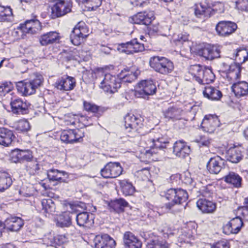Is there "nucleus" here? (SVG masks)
<instances>
[{"label": "nucleus", "instance_id": "obj_1", "mask_svg": "<svg viewBox=\"0 0 248 248\" xmlns=\"http://www.w3.org/2000/svg\"><path fill=\"white\" fill-rule=\"evenodd\" d=\"M235 59L237 63H232L229 65L227 78L231 82H234L241 77L240 63H243L248 60V49L246 48L237 49L231 58Z\"/></svg>", "mask_w": 248, "mask_h": 248}, {"label": "nucleus", "instance_id": "obj_2", "mask_svg": "<svg viewBox=\"0 0 248 248\" xmlns=\"http://www.w3.org/2000/svg\"><path fill=\"white\" fill-rule=\"evenodd\" d=\"M96 80L100 82V87L105 92L114 93L121 87L119 78L109 73H105L103 70L98 71L95 73Z\"/></svg>", "mask_w": 248, "mask_h": 248}, {"label": "nucleus", "instance_id": "obj_3", "mask_svg": "<svg viewBox=\"0 0 248 248\" xmlns=\"http://www.w3.org/2000/svg\"><path fill=\"white\" fill-rule=\"evenodd\" d=\"M43 80L42 75L34 74L29 79L17 82L16 88L23 95H30L36 92V89L42 84Z\"/></svg>", "mask_w": 248, "mask_h": 248}, {"label": "nucleus", "instance_id": "obj_4", "mask_svg": "<svg viewBox=\"0 0 248 248\" xmlns=\"http://www.w3.org/2000/svg\"><path fill=\"white\" fill-rule=\"evenodd\" d=\"M162 194L161 196L169 201L165 204L166 208L169 210H171L175 205L186 202L188 197L186 191L181 188H170Z\"/></svg>", "mask_w": 248, "mask_h": 248}, {"label": "nucleus", "instance_id": "obj_5", "mask_svg": "<svg viewBox=\"0 0 248 248\" xmlns=\"http://www.w3.org/2000/svg\"><path fill=\"white\" fill-rule=\"evenodd\" d=\"M189 73L201 84H209L215 78V76L210 68L199 64L190 66Z\"/></svg>", "mask_w": 248, "mask_h": 248}, {"label": "nucleus", "instance_id": "obj_6", "mask_svg": "<svg viewBox=\"0 0 248 248\" xmlns=\"http://www.w3.org/2000/svg\"><path fill=\"white\" fill-rule=\"evenodd\" d=\"M147 138H149L147 145L150 149L146 150L144 155L148 158H150L153 154L156 153V151L157 149L165 148L166 144L169 143L168 140L162 137L159 133L155 134L153 132H150L144 139L145 140Z\"/></svg>", "mask_w": 248, "mask_h": 248}, {"label": "nucleus", "instance_id": "obj_7", "mask_svg": "<svg viewBox=\"0 0 248 248\" xmlns=\"http://www.w3.org/2000/svg\"><path fill=\"white\" fill-rule=\"evenodd\" d=\"M149 64L156 72L167 75L174 69L173 62L168 59L159 56H154L150 59Z\"/></svg>", "mask_w": 248, "mask_h": 248}, {"label": "nucleus", "instance_id": "obj_8", "mask_svg": "<svg viewBox=\"0 0 248 248\" xmlns=\"http://www.w3.org/2000/svg\"><path fill=\"white\" fill-rule=\"evenodd\" d=\"M156 87L152 80H145L140 82L135 92V95L137 97L146 98L149 95L155 93Z\"/></svg>", "mask_w": 248, "mask_h": 248}, {"label": "nucleus", "instance_id": "obj_9", "mask_svg": "<svg viewBox=\"0 0 248 248\" xmlns=\"http://www.w3.org/2000/svg\"><path fill=\"white\" fill-rule=\"evenodd\" d=\"M122 171L120 163L110 162L101 170V174L105 178H114L121 175Z\"/></svg>", "mask_w": 248, "mask_h": 248}, {"label": "nucleus", "instance_id": "obj_10", "mask_svg": "<svg viewBox=\"0 0 248 248\" xmlns=\"http://www.w3.org/2000/svg\"><path fill=\"white\" fill-rule=\"evenodd\" d=\"M117 49L120 52L130 54L144 50V46L143 44L139 43L137 39H134L129 42L119 45Z\"/></svg>", "mask_w": 248, "mask_h": 248}, {"label": "nucleus", "instance_id": "obj_11", "mask_svg": "<svg viewBox=\"0 0 248 248\" xmlns=\"http://www.w3.org/2000/svg\"><path fill=\"white\" fill-rule=\"evenodd\" d=\"M71 7L70 3L59 0L51 8V18L55 19L65 15L71 11Z\"/></svg>", "mask_w": 248, "mask_h": 248}, {"label": "nucleus", "instance_id": "obj_12", "mask_svg": "<svg viewBox=\"0 0 248 248\" xmlns=\"http://www.w3.org/2000/svg\"><path fill=\"white\" fill-rule=\"evenodd\" d=\"M124 120L125 128L128 132L138 131L143 125V119L133 114H128Z\"/></svg>", "mask_w": 248, "mask_h": 248}, {"label": "nucleus", "instance_id": "obj_13", "mask_svg": "<svg viewBox=\"0 0 248 248\" xmlns=\"http://www.w3.org/2000/svg\"><path fill=\"white\" fill-rule=\"evenodd\" d=\"M219 125L217 117L212 115H206L201 124L203 130L209 133H214Z\"/></svg>", "mask_w": 248, "mask_h": 248}, {"label": "nucleus", "instance_id": "obj_14", "mask_svg": "<svg viewBox=\"0 0 248 248\" xmlns=\"http://www.w3.org/2000/svg\"><path fill=\"white\" fill-rule=\"evenodd\" d=\"M237 28V25L234 22L221 21L217 24L216 30L219 35L226 36L234 32Z\"/></svg>", "mask_w": 248, "mask_h": 248}, {"label": "nucleus", "instance_id": "obj_15", "mask_svg": "<svg viewBox=\"0 0 248 248\" xmlns=\"http://www.w3.org/2000/svg\"><path fill=\"white\" fill-rule=\"evenodd\" d=\"M4 229L10 232H17L23 226L24 221L20 217L10 216L2 222Z\"/></svg>", "mask_w": 248, "mask_h": 248}, {"label": "nucleus", "instance_id": "obj_16", "mask_svg": "<svg viewBox=\"0 0 248 248\" xmlns=\"http://www.w3.org/2000/svg\"><path fill=\"white\" fill-rule=\"evenodd\" d=\"M155 18L153 12H149L148 13L146 12H139L132 16L130 22L134 24L149 25Z\"/></svg>", "mask_w": 248, "mask_h": 248}, {"label": "nucleus", "instance_id": "obj_17", "mask_svg": "<svg viewBox=\"0 0 248 248\" xmlns=\"http://www.w3.org/2000/svg\"><path fill=\"white\" fill-rule=\"evenodd\" d=\"M95 248H114L115 240L108 234L97 235L94 239Z\"/></svg>", "mask_w": 248, "mask_h": 248}, {"label": "nucleus", "instance_id": "obj_18", "mask_svg": "<svg viewBox=\"0 0 248 248\" xmlns=\"http://www.w3.org/2000/svg\"><path fill=\"white\" fill-rule=\"evenodd\" d=\"M75 86V79L69 76L59 78L55 83V87L61 91H70L73 90Z\"/></svg>", "mask_w": 248, "mask_h": 248}, {"label": "nucleus", "instance_id": "obj_19", "mask_svg": "<svg viewBox=\"0 0 248 248\" xmlns=\"http://www.w3.org/2000/svg\"><path fill=\"white\" fill-rule=\"evenodd\" d=\"M32 158L30 151L20 150L18 149L13 150L11 153V160L14 163L29 162Z\"/></svg>", "mask_w": 248, "mask_h": 248}, {"label": "nucleus", "instance_id": "obj_20", "mask_svg": "<svg viewBox=\"0 0 248 248\" xmlns=\"http://www.w3.org/2000/svg\"><path fill=\"white\" fill-rule=\"evenodd\" d=\"M220 50L218 47L211 46H206L200 49L198 51L199 55L209 60H212L220 57Z\"/></svg>", "mask_w": 248, "mask_h": 248}, {"label": "nucleus", "instance_id": "obj_21", "mask_svg": "<svg viewBox=\"0 0 248 248\" xmlns=\"http://www.w3.org/2000/svg\"><path fill=\"white\" fill-rule=\"evenodd\" d=\"M140 74V70L135 67L124 68L119 74L120 82L131 83L137 78Z\"/></svg>", "mask_w": 248, "mask_h": 248}, {"label": "nucleus", "instance_id": "obj_22", "mask_svg": "<svg viewBox=\"0 0 248 248\" xmlns=\"http://www.w3.org/2000/svg\"><path fill=\"white\" fill-rule=\"evenodd\" d=\"M164 118L168 120L174 121L182 119L183 111L176 106H170L162 111Z\"/></svg>", "mask_w": 248, "mask_h": 248}, {"label": "nucleus", "instance_id": "obj_23", "mask_svg": "<svg viewBox=\"0 0 248 248\" xmlns=\"http://www.w3.org/2000/svg\"><path fill=\"white\" fill-rule=\"evenodd\" d=\"M12 111L16 114H25L28 112L27 103L19 98H12L10 103Z\"/></svg>", "mask_w": 248, "mask_h": 248}, {"label": "nucleus", "instance_id": "obj_24", "mask_svg": "<svg viewBox=\"0 0 248 248\" xmlns=\"http://www.w3.org/2000/svg\"><path fill=\"white\" fill-rule=\"evenodd\" d=\"M76 220L79 226L90 228L94 224V216L90 213L82 212L77 215Z\"/></svg>", "mask_w": 248, "mask_h": 248}, {"label": "nucleus", "instance_id": "obj_25", "mask_svg": "<svg viewBox=\"0 0 248 248\" xmlns=\"http://www.w3.org/2000/svg\"><path fill=\"white\" fill-rule=\"evenodd\" d=\"M40 24L38 20L31 19L26 21L23 24H20L18 29L24 33L34 34L41 29Z\"/></svg>", "mask_w": 248, "mask_h": 248}, {"label": "nucleus", "instance_id": "obj_26", "mask_svg": "<svg viewBox=\"0 0 248 248\" xmlns=\"http://www.w3.org/2000/svg\"><path fill=\"white\" fill-rule=\"evenodd\" d=\"M243 225L242 219L237 217L233 218L224 227V231L226 233H237Z\"/></svg>", "mask_w": 248, "mask_h": 248}, {"label": "nucleus", "instance_id": "obj_27", "mask_svg": "<svg viewBox=\"0 0 248 248\" xmlns=\"http://www.w3.org/2000/svg\"><path fill=\"white\" fill-rule=\"evenodd\" d=\"M224 164L223 160L219 156H216L210 159L207 164V169L211 173L218 174Z\"/></svg>", "mask_w": 248, "mask_h": 248}, {"label": "nucleus", "instance_id": "obj_28", "mask_svg": "<svg viewBox=\"0 0 248 248\" xmlns=\"http://www.w3.org/2000/svg\"><path fill=\"white\" fill-rule=\"evenodd\" d=\"M190 152V147L182 140L176 141L174 144L173 153L177 156L185 158Z\"/></svg>", "mask_w": 248, "mask_h": 248}, {"label": "nucleus", "instance_id": "obj_29", "mask_svg": "<svg viewBox=\"0 0 248 248\" xmlns=\"http://www.w3.org/2000/svg\"><path fill=\"white\" fill-rule=\"evenodd\" d=\"M15 135L12 130L5 127H0V144L5 147L10 146L14 139Z\"/></svg>", "mask_w": 248, "mask_h": 248}, {"label": "nucleus", "instance_id": "obj_30", "mask_svg": "<svg viewBox=\"0 0 248 248\" xmlns=\"http://www.w3.org/2000/svg\"><path fill=\"white\" fill-rule=\"evenodd\" d=\"M123 239L124 245L128 248H141V242L132 232H126Z\"/></svg>", "mask_w": 248, "mask_h": 248}, {"label": "nucleus", "instance_id": "obj_31", "mask_svg": "<svg viewBox=\"0 0 248 248\" xmlns=\"http://www.w3.org/2000/svg\"><path fill=\"white\" fill-rule=\"evenodd\" d=\"M197 206L203 213H213L216 209V204L205 199H200L197 202Z\"/></svg>", "mask_w": 248, "mask_h": 248}, {"label": "nucleus", "instance_id": "obj_32", "mask_svg": "<svg viewBox=\"0 0 248 248\" xmlns=\"http://www.w3.org/2000/svg\"><path fill=\"white\" fill-rule=\"evenodd\" d=\"M232 89L237 97L246 96L248 94V83L244 81L234 82Z\"/></svg>", "mask_w": 248, "mask_h": 248}, {"label": "nucleus", "instance_id": "obj_33", "mask_svg": "<svg viewBox=\"0 0 248 248\" xmlns=\"http://www.w3.org/2000/svg\"><path fill=\"white\" fill-rule=\"evenodd\" d=\"M59 33L56 31H50L42 35L39 41L42 46H47L53 44L59 40Z\"/></svg>", "mask_w": 248, "mask_h": 248}, {"label": "nucleus", "instance_id": "obj_34", "mask_svg": "<svg viewBox=\"0 0 248 248\" xmlns=\"http://www.w3.org/2000/svg\"><path fill=\"white\" fill-rule=\"evenodd\" d=\"M128 205V203L125 200L120 198L111 201L108 205L110 211L121 213L124 211V208Z\"/></svg>", "mask_w": 248, "mask_h": 248}, {"label": "nucleus", "instance_id": "obj_35", "mask_svg": "<svg viewBox=\"0 0 248 248\" xmlns=\"http://www.w3.org/2000/svg\"><path fill=\"white\" fill-rule=\"evenodd\" d=\"M227 160L232 163H238L242 158V151L239 147H233L229 149L226 155Z\"/></svg>", "mask_w": 248, "mask_h": 248}, {"label": "nucleus", "instance_id": "obj_36", "mask_svg": "<svg viewBox=\"0 0 248 248\" xmlns=\"http://www.w3.org/2000/svg\"><path fill=\"white\" fill-rule=\"evenodd\" d=\"M203 94L204 97L212 100H218L222 96V93L219 90L211 86L205 87Z\"/></svg>", "mask_w": 248, "mask_h": 248}, {"label": "nucleus", "instance_id": "obj_37", "mask_svg": "<svg viewBox=\"0 0 248 248\" xmlns=\"http://www.w3.org/2000/svg\"><path fill=\"white\" fill-rule=\"evenodd\" d=\"M195 16L199 18L202 16L204 17H209L214 13V11L210 7H207L202 4L196 5L194 8Z\"/></svg>", "mask_w": 248, "mask_h": 248}, {"label": "nucleus", "instance_id": "obj_38", "mask_svg": "<svg viewBox=\"0 0 248 248\" xmlns=\"http://www.w3.org/2000/svg\"><path fill=\"white\" fill-rule=\"evenodd\" d=\"M72 213L65 212L60 215L56 218V225L61 228L68 227L72 224Z\"/></svg>", "mask_w": 248, "mask_h": 248}, {"label": "nucleus", "instance_id": "obj_39", "mask_svg": "<svg viewBox=\"0 0 248 248\" xmlns=\"http://www.w3.org/2000/svg\"><path fill=\"white\" fill-rule=\"evenodd\" d=\"M13 19L12 8L10 6L0 5V22H12Z\"/></svg>", "mask_w": 248, "mask_h": 248}, {"label": "nucleus", "instance_id": "obj_40", "mask_svg": "<svg viewBox=\"0 0 248 248\" xmlns=\"http://www.w3.org/2000/svg\"><path fill=\"white\" fill-rule=\"evenodd\" d=\"M224 181L235 187H239L241 185L242 178L237 173L233 172H230L229 174L224 177Z\"/></svg>", "mask_w": 248, "mask_h": 248}, {"label": "nucleus", "instance_id": "obj_41", "mask_svg": "<svg viewBox=\"0 0 248 248\" xmlns=\"http://www.w3.org/2000/svg\"><path fill=\"white\" fill-rule=\"evenodd\" d=\"M12 184L10 175L5 172L0 171V192L9 188Z\"/></svg>", "mask_w": 248, "mask_h": 248}, {"label": "nucleus", "instance_id": "obj_42", "mask_svg": "<svg viewBox=\"0 0 248 248\" xmlns=\"http://www.w3.org/2000/svg\"><path fill=\"white\" fill-rule=\"evenodd\" d=\"M47 177L51 181H63L62 176L67 175L65 172L58 170L51 169L47 171Z\"/></svg>", "mask_w": 248, "mask_h": 248}, {"label": "nucleus", "instance_id": "obj_43", "mask_svg": "<svg viewBox=\"0 0 248 248\" xmlns=\"http://www.w3.org/2000/svg\"><path fill=\"white\" fill-rule=\"evenodd\" d=\"M120 185L121 190L124 195H132L134 193L135 188L131 183L124 180L120 182Z\"/></svg>", "mask_w": 248, "mask_h": 248}, {"label": "nucleus", "instance_id": "obj_44", "mask_svg": "<svg viewBox=\"0 0 248 248\" xmlns=\"http://www.w3.org/2000/svg\"><path fill=\"white\" fill-rule=\"evenodd\" d=\"M42 210L44 213L48 214L55 211V205L53 200L50 198L43 199L41 201Z\"/></svg>", "mask_w": 248, "mask_h": 248}, {"label": "nucleus", "instance_id": "obj_45", "mask_svg": "<svg viewBox=\"0 0 248 248\" xmlns=\"http://www.w3.org/2000/svg\"><path fill=\"white\" fill-rule=\"evenodd\" d=\"M60 239H62V243H64L65 241V238L64 236L60 235L55 237L53 234L49 233L44 236L42 239V242L44 245L47 246H52L55 243L57 239L60 240Z\"/></svg>", "mask_w": 248, "mask_h": 248}, {"label": "nucleus", "instance_id": "obj_46", "mask_svg": "<svg viewBox=\"0 0 248 248\" xmlns=\"http://www.w3.org/2000/svg\"><path fill=\"white\" fill-rule=\"evenodd\" d=\"M180 233L178 237L177 245L180 247H183L185 244L190 243L192 235L185 231H182Z\"/></svg>", "mask_w": 248, "mask_h": 248}, {"label": "nucleus", "instance_id": "obj_47", "mask_svg": "<svg viewBox=\"0 0 248 248\" xmlns=\"http://www.w3.org/2000/svg\"><path fill=\"white\" fill-rule=\"evenodd\" d=\"M74 32L77 35L82 36L83 38L87 37L88 34L87 33V29L85 24L83 22H79L75 27L73 29Z\"/></svg>", "mask_w": 248, "mask_h": 248}, {"label": "nucleus", "instance_id": "obj_48", "mask_svg": "<svg viewBox=\"0 0 248 248\" xmlns=\"http://www.w3.org/2000/svg\"><path fill=\"white\" fill-rule=\"evenodd\" d=\"M13 88V84L10 82H5L0 84V96L5 95L11 92Z\"/></svg>", "mask_w": 248, "mask_h": 248}, {"label": "nucleus", "instance_id": "obj_49", "mask_svg": "<svg viewBox=\"0 0 248 248\" xmlns=\"http://www.w3.org/2000/svg\"><path fill=\"white\" fill-rule=\"evenodd\" d=\"M16 129L22 132H27L30 130V125L26 120H21L17 122Z\"/></svg>", "mask_w": 248, "mask_h": 248}, {"label": "nucleus", "instance_id": "obj_50", "mask_svg": "<svg viewBox=\"0 0 248 248\" xmlns=\"http://www.w3.org/2000/svg\"><path fill=\"white\" fill-rule=\"evenodd\" d=\"M188 35L186 33H181L177 35L176 36H174L173 37V41L176 45L181 46L183 43L188 41Z\"/></svg>", "mask_w": 248, "mask_h": 248}, {"label": "nucleus", "instance_id": "obj_51", "mask_svg": "<svg viewBox=\"0 0 248 248\" xmlns=\"http://www.w3.org/2000/svg\"><path fill=\"white\" fill-rule=\"evenodd\" d=\"M151 235H153V233L149 232H143L141 234L145 240L147 241L146 248H155V239H149L148 238Z\"/></svg>", "mask_w": 248, "mask_h": 248}, {"label": "nucleus", "instance_id": "obj_52", "mask_svg": "<svg viewBox=\"0 0 248 248\" xmlns=\"http://www.w3.org/2000/svg\"><path fill=\"white\" fill-rule=\"evenodd\" d=\"M159 231L164 235V237H169L174 234V230L168 224H164L159 229Z\"/></svg>", "mask_w": 248, "mask_h": 248}, {"label": "nucleus", "instance_id": "obj_53", "mask_svg": "<svg viewBox=\"0 0 248 248\" xmlns=\"http://www.w3.org/2000/svg\"><path fill=\"white\" fill-rule=\"evenodd\" d=\"M83 106L85 110L92 113H96L99 109L98 106L94 104L87 101L84 102Z\"/></svg>", "mask_w": 248, "mask_h": 248}, {"label": "nucleus", "instance_id": "obj_54", "mask_svg": "<svg viewBox=\"0 0 248 248\" xmlns=\"http://www.w3.org/2000/svg\"><path fill=\"white\" fill-rule=\"evenodd\" d=\"M84 39V38H83L82 36H80V35H77L74 32H73V30L72 31V33L70 34V40L73 45L75 46L79 45Z\"/></svg>", "mask_w": 248, "mask_h": 248}, {"label": "nucleus", "instance_id": "obj_55", "mask_svg": "<svg viewBox=\"0 0 248 248\" xmlns=\"http://www.w3.org/2000/svg\"><path fill=\"white\" fill-rule=\"evenodd\" d=\"M235 5L238 10L248 12V0L237 1L236 2Z\"/></svg>", "mask_w": 248, "mask_h": 248}, {"label": "nucleus", "instance_id": "obj_56", "mask_svg": "<svg viewBox=\"0 0 248 248\" xmlns=\"http://www.w3.org/2000/svg\"><path fill=\"white\" fill-rule=\"evenodd\" d=\"M61 140L64 142L69 143L70 129L67 130H64L61 133Z\"/></svg>", "mask_w": 248, "mask_h": 248}, {"label": "nucleus", "instance_id": "obj_57", "mask_svg": "<svg viewBox=\"0 0 248 248\" xmlns=\"http://www.w3.org/2000/svg\"><path fill=\"white\" fill-rule=\"evenodd\" d=\"M27 167L31 169L32 172H34V171L36 172V171L39 169L38 165L36 162L31 161V160L28 162Z\"/></svg>", "mask_w": 248, "mask_h": 248}, {"label": "nucleus", "instance_id": "obj_58", "mask_svg": "<svg viewBox=\"0 0 248 248\" xmlns=\"http://www.w3.org/2000/svg\"><path fill=\"white\" fill-rule=\"evenodd\" d=\"M212 248H229V246L227 241H220L217 242Z\"/></svg>", "mask_w": 248, "mask_h": 248}, {"label": "nucleus", "instance_id": "obj_59", "mask_svg": "<svg viewBox=\"0 0 248 248\" xmlns=\"http://www.w3.org/2000/svg\"><path fill=\"white\" fill-rule=\"evenodd\" d=\"M241 215L244 220L248 221V207H243L239 209Z\"/></svg>", "mask_w": 248, "mask_h": 248}, {"label": "nucleus", "instance_id": "obj_60", "mask_svg": "<svg viewBox=\"0 0 248 248\" xmlns=\"http://www.w3.org/2000/svg\"><path fill=\"white\" fill-rule=\"evenodd\" d=\"M183 182L187 185H191L193 183V179L191 177V175L189 172L185 173L183 178Z\"/></svg>", "mask_w": 248, "mask_h": 248}, {"label": "nucleus", "instance_id": "obj_61", "mask_svg": "<svg viewBox=\"0 0 248 248\" xmlns=\"http://www.w3.org/2000/svg\"><path fill=\"white\" fill-rule=\"evenodd\" d=\"M155 248H168V244L164 241L155 239Z\"/></svg>", "mask_w": 248, "mask_h": 248}, {"label": "nucleus", "instance_id": "obj_62", "mask_svg": "<svg viewBox=\"0 0 248 248\" xmlns=\"http://www.w3.org/2000/svg\"><path fill=\"white\" fill-rule=\"evenodd\" d=\"M148 30L149 35H153L157 32L158 29L156 26L149 25V26L148 27Z\"/></svg>", "mask_w": 248, "mask_h": 248}, {"label": "nucleus", "instance_id": "obj_63", "mask_svg": "<svg viewBox=\"0 0 248 248\" xmlns=\"http://www.w3.org/2000/svg\"><path fill=\"white\" fill-rule=\"evenodd\" d=\"M77 134L74 131V129H70V140L69 143H73L77 142V139L76 135Z\"/></svg>", "mask_w": 248, "mask_h": 248}, {"label": "nucleus", "instance_id": "obj_64", "mask_svg": "<svg viewBox=\"0 0 248 248\" xmlns=\"http://www.w3.org/2000/svg\"><path fill=\"white\" fill-rule=\"evenodd\" d=\"M74 131L77 134L76 135L77 139V142L80 141V140L82 139L83 137L84 136L83 133L78 129H74Z\"/></svg>", "mask_w": 248, "mask_h": 248}]
</instances>
